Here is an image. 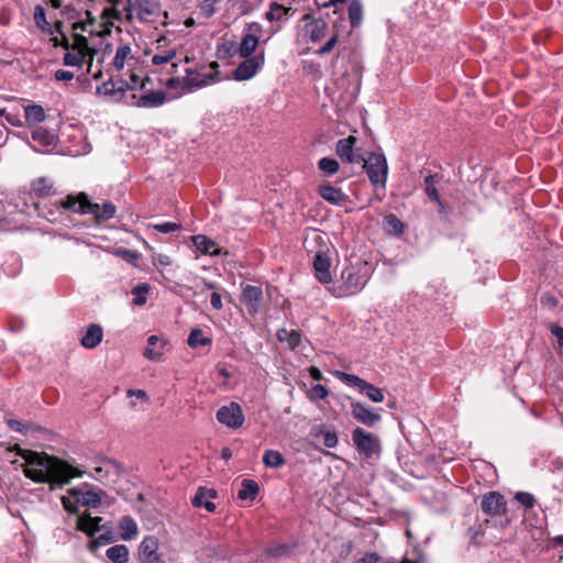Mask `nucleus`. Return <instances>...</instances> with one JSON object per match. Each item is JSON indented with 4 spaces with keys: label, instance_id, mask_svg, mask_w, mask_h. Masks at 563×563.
Here are the masks:
<instances>
[{
    "label": "nucleus",
    "instance_id": "39448f33",
    "mask_svg": "<svg viewBox=\"0 0 563 563\" xmlns=\"http://www.w3.org/2000/svg\"><path fill=\"white\" fill-rule=\"evenodd\" d=\"M203 69L205 66L200 69L187 68L184 77L172 76L167 79H159V81L168 90L175 91L178 96H183L216 82V75H207Z\"/></svg>",
    "mask_w": 563,
    "mask_h": 563
},
{
    "label": "nucleus",
    "instance_id": "2eb2a0df",
    "mask_svg": "<svg viewBox=\"0 0 563 563\" xmlns=\"http://www.w3.org/2000/svg\"><path fill=\"white\" fill-rule=\"evenodd\" d=\"M481 507L486 515L494 517L506 512V500L500 493L489 492L483 496Z\"/></svg>",
    "mask_w": 563,
    "mask_h": 563
},
{
    "label": "nucleus",
    "instance_id": "ddd939ff",
    "mask_svg": "<svg viewBox=\"0 0 563 563\" xmlns=\"http://www.w3.org/2000/svg\"><path fill=\"white\" fill-rule=\"evenodd\" d=\"M351 412L354 419L366 427H374L382 420V416L377 410L368 408L358 401L351 404Z\"/></svg>",
    "mask_w": 563,
    "mask_h": 563
},
{
    "label": "nucleus",
    "instance_id": "ea45409f",
    "mask_svg": "<svg viewBox=\"0 0 563 563\" xmlns=\"http://www.w3.org/2000/svg\"><path fill=\"white\" fill-rule=\"evenodd\" d=\"M158 541L155 537H146L140 544V556L141 559L157 554Z\"/></svg>",
    "mask_w": 563,
    "mask_h": 563
},
{
    "label": "nucleus",
    "instance_id": "9b49d317",
    "mask_svg": "<svg viewBox=\"0 0 563 563\" xmlns=\"http://www.w3.org/2000/svg\"><path fill=\"white\" fill-rule=\"evenodd\" d=\"M264 65V55L245 57L233 71V79L236 81H245L253 78Z\"/></svg>",
    "mask_w": 563,
    "mask_h": 563
},
{
    "label": "nucleus",
    "instance_id": "c03bdc74",
    "mask_svg": "<svg viewBox=\"0 0 563 563\" xmlns=\"http://www.w3.org/2000/svg\"><path fill=\"white\" fill-rule=\"evenodd\" d=\"M335 376L342 383H344L349 386L357 387L360 390L364 387V385L366 383V380L362 379L357 375L349 374V373H344V372H340V371H338L335 373Z\"/></svg>",
    "mask_w": 563,
    "mask_h": 563
},
{
    "label": "nucleus",
    "instance_id": "473e14b6",
    "mask_svg": "<svg viewBox=\"0 0 563 563\" xmlns=\"http://www.w3.org/2000/svg\"><path fill=\"white\" fill-rule=\"evenodd\" d=\"M121 538L123 540H131L137 534V525L130 516H124L120 520Z\"/></svg>",
    "mask_w": 563,
    "mask_h": 563
},
{
    "label": "nucleus",
    "instance_id": "f257e3e1",
    "mask_svg": "<svg viewBox=\"0 0 563 563\" xmlns=\"http://www.w3.org/2000/svg\"><path fill=\"white\" fill-rule=\"evenodd\" d=\"M20 455L27 465L23 468L25 477L35 483L49 484L51 490L63 487L69 484L73 478L82 477L85 474V471L46 453L24 451Z\"/></svg>",
    "mask_w": 563,
    "mask_h": 563
},
{
    "label": "nucleus",
    "instance_id": "b1692460",
    "mask_svg": "<svg viewBox=\"0 0 563 563\" xmlns=\"http://www.w3.org/2000/svg\"><path fill=\"white\" fill-rule=\"evenodd\" d=\"M194 245L198 251H200L202 254L208 255H219L221 253V249L218 247L216 242L211 239H209L206 235L199 234L195 235L192 238Z\"/></svg>",
    "mask_w": 563,
    "mask_h": 563
},
{
    "label": "nucleus",
    "instance_id": "79ce46f5",
    "mask_svg": "<svg viewBox=\"0 0 563 563\" xmlns=\"http://www.w3.org/2000/svg\"><path fill=\"white\" fill-rule=\"evenodd\" d=\"M150 285L147 283L140 284L132 289L133 303L135 306H143L147 301Z\"/></svg>",
    "mask_w": 563,
    "mask_h": 563
},
{
    "label": "nucleus",
    "instance_id": "9d476101",
    "mask_svg": "<svg viewBox=\"0 0 563 563\" xmlns=\"http://www.w3.org/2000/svg\"><path fill=\"white\" fill-rule=\"evenodd\" d=\"M217 419L221 424L231 429H238L244 423V415L238 402H230L222 406L217 411Z\"/></svg>",
    "mask_w": 563,
    "mask_h": 563
},
{
    "label": "nucleus",
    "instance_id": "4be33fe9",
    "mask_svg": "<svg viewBox=\"0 0 563 563\" xmlns=\"http://www.w3.org/2000/svg\"><path fill=\"white\" fill-rule=\"evenodd\" d=\"M318 192L325 201L334 206H343L349 200L346 194L330 184L319 186Z\"/></svg>",
    "mask_w": 563,
    "mask_h": 563
},
{
    "label": "nucleus",
    "instance_id": "bb28decb",
    "mask_svg": "<svg viewBox=\"0 0 563 563\" xmlns=\"http://www.w3.org/2000/svg\"><path fill=\"white\" fill-rule=\"evenodd\" d=\"M100 517H79L77 521L78 530L87 533L88 536H93L97 531L100 530Z\"/></svg>",
    "mask_w": 563,
    "mask_h": 563
},
{
    "label": "nucleus",
    "instance_id": "7c9ffc66",
    "mask_svg": "<svg viewBox=\"0 0 563 563\" xmlns=\"http://www.w3.org/2000/svg\"><path fill=\"white\" fill-rule=\"evenodd\" d=\"M258 45V37L254 34H245L242 37L239 54L242 57H252L251 55L255 52Z\"/></svg>",
    "mask_w": 563,
    "mask_h": 563
},
{
    "label": "nucleus",
    "instance_id": "e433bc0d",
    "mask_svg": "<svg viewBox=\"0 0 563 563\" xmlns=\"http://www.w3.org/2000/svg\"><path fill=\"white\" fill-rule=\"evenodd\" d=\"M130 60H133V57L131 56V47L129 45H121L118 47L113 59L114 67L118 70H121Z\"/></svg>",
    "mask_w": 563,
    "mask_h": 563
},
{
    "label": "nucleus",
    "instance_id": "5701e85b",
    "mask_svg": "<svg viewBox=\"0 0 563 563\" xmlns=\"http://www.w3.org/2000/svg\"><path fill=\"white\" fill-rule=\"evenodd\" d=\"M103 339L102 327L98 323H91L88 325L86 333L80 339V344L85 349L97 347Z\"/></svg>",
    "mask_w": 563,
    "mask_h": 563
},
{
    "label": "nucleus",
    "instance_id": "c85d7f7f",
    "mask_svg": "<svg viewBox=\"0 0 563 563\" xmlns=\"http://www.w3.org/2000/svg\"><path fill=\"white\" fill-rule=\"evenodd\" d=\"M316 437H322L323 438V444L324 446L329 449H333L339 443V438L333 428H329L327 426H320L313 430Z\"/></svg>",
    "mask_w": 563,
    "mask_h": 563
},
{
    "label": "nucleus",
    "instance_id": "a211bd4d",
    "mask_svg": "<svg viewBox=\"0 0 563 563\" xmlns=\"http://www.w3.org/2000/svg\"><path fill=\"white\" fill-rule=\"evenodd\" d=\"M177 52L175 48L156 53L152 56V65L161 67V71H166L168 75H173L177 71L178 64L173 62L176 57Z\"/></svg>",
    "mask_w": 563,
    "mask_h": 563
},
{
    "label": "nucleus",
    "instance_id": "412c9836",
    "mask_svg": "<svg viewBox=\"0 0 563 563\" xmlns=\"http://www.w3.org/2000/svg\"><path fill=\"white\" fill-rule=\"evenodd\" d=\"M217 497L214 489L199 487L191 500L192 505L197 508L203 507L208 512H214L216 504L212 501Z\"/></svg>",
    "mask_w": 563,
    "mask_h": 563
},
{
    "label": "nucleus",
    "instance_id": "c9c22d12",
    "mask_svg": "<svg viewBox=\"0 0 563 563\" xmlns=\"http://www.w3.org/2000/svg\"><path fill=\"white\" fill-rule=\"evenodd\" d=\"M349 19L352 27H357L362 23L363 7L360 0H352L349 4Z\"/></svg>",
    "mask_w": 563,
    "mask_h": 563
},
{
    "label": "nucleus",
    "instance_id": "de8ad7c7",
    "mask_svg": "<svg viewBox=\"0 0 563 563\" xmlns=\"http://www.w3.org/2000/svg\"><path fill=\"white\" fill-rule=\"evenodd\" d=\"M385 224L389 232H393L396 235H400L402 233V229H404L402 222L395 214L386 216Z\"/></svg>",
    "mask_w": 563,
    "mask_h": 563
},
{
    "label": "nucleus",
    "instance_id": "a18cd8bd",
    "mask_svg": "<svg viewBox=\"0 0 563 563\" xmlns=\"http://www.w3.org/2000/svg\"><path fill=\"white\" fill-rule=\"evenodd\" d=\"M434 178H435V175H428L424 177L426 194L430 200L442 205L439 192L434 186Z\"/></svg>",
    "mask_w": 563,
    "mask_h": 563
},
{
    "label": "nucleus",
    "instance_id": "603ef678",
    "mask_svg": "<svg viewBox=\"0 0 563 563\" xmlns=\"http://www.w3.org/2000/svg\"><path fill=\"white\" fill-rule=\"evenodd\" d=\"M515 499L526 508H532L536 504L533 495L527 492H518Z\"/></svg>",
    "mask_w": 563,
    "mask_h": 563
},
{
    "label": "nucleus",
    "instance_id": "774afa93",
    "mask_svg": "<svg viewBox=\"0 0 563 563\" xmlns=\"http://www.w3.org/2000/svg\"><path fill=\"white\" fill-rule=\"evenodd\" d=\"M141 560H142V563H165V562L161 559V556H159V554H158V553H157V554H154V555L145 556V558H143V559H141Z\"/></svg>",
    "mask_w": 563,
    "mask_h": 563
},
{
    "label": "nucleus",
    "instance_id": "f8f14e48",
    "mask_svg": "<svg viewBox=\"0 0 563 563\" xmlns=\"http://www.w3.org/2000/svg\"><path fill=\"white\" fill-rule=\"evenodd\" d=\"M305 250L313 255H318V251L328 253L329 240L327 235L317 229H307L303 239Z\"/></svg>",
    "mask_w": 563,
    "mask_h": 563
},
{
    "label": "nucleus",
    "instance_id": "0e129e2a",
    "mask_svg": "<svg viewBox=\"0 0 563 563\" xmlns=\"http://www.w3.org/2000/svg\"><path fill=\"white\" fill-rule=\"evenodd\" d=\"M210 303L217 310L222 309L223 305H222L221 295L217 291H213L210 297Z\"/></svg>",
    "mask_w": 563,
    "mask_h": 563
},
{
    "label": "nucleus",
    "instance_id": "7ed1b4c3",
    "mask_svg": "<svg viewBox=\"0 0 563 563\" xmlns=\"http://www.w3.org/2000/svg\"><path fill=\"white\" fill-rule=\"evenodd\" d=\"M55 205L77 213L91 214L97 222H104L112 219L117 211V208L112 202L106 201L101 206L93 203L84 192H80L77 196L68 195L65 199L59 200Z\"/></svg>",
    "mask_w": 563,
    "mask_h": 563
},
{
    "label": "nucleus",
    "instance_id": "423d86ee",
    "mask_svg": "<svg viewBox=\"0 0 563 563\" xmlns=\"http://www.w3.org/2000/svg\"><path fill=\"white\" fill-rule=\"evenodd\" d=\"M71 49L64 55L66 66L81 67L87 63V73H91L92 63L97 49L89 46L88 38L80 33L73 34Z\"/></svg>",
    "mask_w": 563,
    "mask_h": 563
},
{
    "label": "nucleus",
    "instance_id": "cd10ccee",
    "mask_svg": "<svg viewBox=\"0 0 563 563\" xmlns=\"http://www.w3.org/2000/svg\"><path fill=\"white\" fill-rule=\"evenodd\" d=\"M25 121L29 126L41 123L45 120L44 108L40 104H29L24 108Z\"/></svg>",
    "mask_w": 563,
    "mask_h": 563
},
{
    "label": "nucleus",
    "instance_id": "4468645a",
    "mask_svg": "<svg viewBox=\"0 0 563 563\" xmlns=\"http://www.w3.org/2000/svg\"><path fill=\"white\" fill-rule=\"evenodd\" d=\"M263 290L258 286L246 285L243 287L241 300L246 306L247 312L255 316L260 312Z\"/></svg>",
    "mask_w": 563,
    "mask_h": 563
},
{
    "label": "nucleus",
    "instance_id": "338daca9",
    "mask_svg": "<svg viewBox=\"0 0 563 563\" xmlns=\"http://www.w3.org/2000/svg\"><path fill=\"white\" fill-rule=\"evenodd\" d=\"M139 82H140L139 76L135 73H131L129 80L125 81V86L128 89L133 90L137 87Z\"/></svg>",
    "mask_w": 563,
    "mask_h": 563
},
{
    "label": "nucleus",
    "instance_id": "5fc2aeb1",
    "mask_svg": "<svg viewBox=\"0 0 563 563\" xmlns=\"http://www.w3.org/2000/svg\"><path fill=\"white\" fill-rule=\"evenodd\" d=\"M328 389L321 385L317 384L314 385L310 390V398L311 399H324L328 397Z\"/></svg>",
    "mask_w": 563,
    "mask_h": 563
},
{
    "label": "nucleus",
    "instance_id": "09e8293b",
    "mask_svg": "<svg viewBox=\"0 0 563 563\" xmlns=\"http://www.w3.org/2000/svg\"><path fill=\"white\" fill-rule=\"evenodd\" d=\"M34 21L42 31H49V23L46 20V13L43 7L36 5L34 9Z\"/></svg>",
    "mask_w": 563,
    "mask_h": 563
},
{
    "label": "nucleus",
    "instance_id": "dca6fc26",
    "mask_svg": "<svg viewBox=\"0 0 563 563\" xmlns=\"http://www.w3.org/2000/svg\"><path fill=\"white\" fill-rule=\"evenodd\" d=\"M305 35L313 43L320 42L328 32V24L323 19H313L310 14L303 16Z\"/></svg>",
    "mask_w": 563,
    "mask_h": 563
},
{
    "label": "nucleus",
    "instance_id": "f704fd0d",
    "mask_svg": "<svg viewBox=\"0 0 563 563\" xmlns=\"http://www.w3.org/2000/svg\"><path fill=\"white\" fill-rule=\"evenodd\" d=\"M212 340L208 336L203 335V332L201 329H192L189 333L187 343L190 347L197 349L200 346L210 345Z\"/></svg>",
    "mask_w": 563,
    "mask_h": 563
},
{
    "label": "nucleus",
    "instance_id": "8fccbe9b",
    "mask_svg": "<svg viewBox=\"0 0 563 563\" xmlns=\"http://www.w3.org/2000/svg\"><path fill=\"white\" fill-rule=\"evenodd\" d=\"M34 192L40 196H48L52 191V185L45 178H40L32 185Z\"/></svg>",
    "mask_w": 563,
    "mask_h": 563
},
{
    "label": "nucleus",
    "instance_id": "bf43d9fd",
    "mask_svg": "<svg viewBox=\"0 0 563 563\" xmlns=\"http://www.w3.org/2000/svg\"><path fill=\"white\" fill-rule=\"evenodd\" d=\"M74 78V73L65 69H58L55 73V79L59 81H69Z\"/></svg>",
    "mask_w": 563,
    "mask_h": 563
},
{
    "label": "nucleus",
    "instance_id": "680f3d73",
    "mask_svg": "<svg viewBox=\"0 0 563 563\" xmlns=\"http://www.w3.org/2000/svg\"><path fill=\"white\" fill-rule=\"evenodd\" d=\"M128 397H136L142 401H148V396L143 389H129L126 391Z\"/></svg>",
    "mask_w": 563,
    "mask_h": 563
},
{
    "label": "nucleus",
    "instance_id": "6ab92c4d",
    "mask_svg": "<svg viewBox=\"0 0 563 563\" xmlns=\"http://www.w3.org/2000/svg\"><path fill=\"white\" fill-rule=\"evenodd\" d=\"M134 106L137 108H157L166 102V93L163 90H146L140 97L133 96Z\"/></svg>",
    "mask_w": 563,
    "mask_h": 563
},
{
    "label": "nucleus",
    "instance_id": "2f4dec72",
    "mask_svg": "<svg viewBox=\"0 0 563 563\" xmlns=\"http://www.w3.org/2000/svg\"><path fill=\"white\" fill-rule=\"evenodd\" d=\"M106 555L113 563H126L129 561V549L124 544H117L109 548Z\"/></svg>",
    "mask_w": 563,
    "mask_h": 563
},
{
    "label": "nucleus",
    "instance_id": "4c0bfd02",
    "mask_svg": "<svg viewBox=\"0 0 563 563\" xmlns=\"http://www.w3.org/2000/svg\"><path fill=\"white\" fill-rule=\"evenodd\" d=\"M263 463L267 467L277 468L283 466L286 463V461L279 451L266 450L263 455Z\"/></svg>",
    "mask_w": 563,
    "mask_h": 563
},
{
    "label": "nucleus",
    "instance_id": "4d7b16f0",
    "mask_svg": "<svg viewBox=\"0 0 563 563\" xmlns=\"http://www.w3.org/2000/svg\"><path fill=\"white\" fill-rule=\"evenodd\" d=\"M62 25H63V23H62L60 21H57V22L55 23V29H56V31L62 35V41H60L57 45H60V46H62V47H64L65 49L69 51V49H71V44L69 43V41H68V38H67L66 34H64V33L62 32Z\"/></svg>",
    "mask_w": 563,
    "mask_h": 563
},
{
    "label": "nucleus",
    "instance_id": "a878e982",
    "mask_svg": "<svg viewBox=\"0 0 563 563\" xmlns=\"http://www.w3.org/2000/svg\"><path fill=\"white\" fill-rule=\"evenodd\" d=\"M279 342L287 343L288 347L295 350L301 341V333L297 330L279 329L276 333Z\"/></svg>",
    "mask_w": 563,
    "mask_h": 563
},
{
    "label": "nucleus",
    "instance_id": "f03ea898",
    "mask_svg": "<svg viewBox=\"0 0 563 563\" xmlns=\"http://www.w3.org/2000/svg\"><path fill=\"white\" fill-rule=\"evenodd\" d=\"M112 8L111 15L121 20L122 18L132 21L134 12L141 22L154 23L161 15V7L151 0H109Z\"/></svg>",
    "mask_w": 563,
    "mask_h": 563
},
{
    "label": "nucleus",
    "instance_id": "0eeeda50",
    "mask_svg": "<svg viewBox=\"0 0 563 563\" xmlns=\"http://www.w3.org/2000/svg\"><path fill=\"white\" fill-rule=\"evenodd\" d=\"M363 168L371 184L375 188L385 189L388 175L386 157L383 154L369 153L366 158H363Z\"/></svg>",
    "mask_w": 563,
    "mask_h": 563
},
{
    "label": "nucleus",
    "instance_id": "052dcab7",
    "mask_svg": "<svg viewBox=\"0 0 563 563\" xmlns=\"http://www.w3.org/2000/svg\"><path fill=\"white\" fill-rule=\"evenodd\" d=\"M287 547L286 545H277V547H274V548H271V549H267L266 553L267 555L269 556H273V558H278V556H282L284 555L286 552H287Z\"/></svg>",
    "mask_w": 563,
    "mask_h": 563
},
{
    "label": "nucleus",
    "instance_id": "c756f323",
    "mask_svg": "<svg viewBox=\"0 0 563 563\" xmlns=\"http://www.w3.org/2000/svg\"><path fill=\"white\" fill-rule=\"evenodd\" d=\"M260 492L258 484L253 479H243L241 489L238 493V498L241 500H254Z\"/></svg>",
    "mask_w": 563,
    "mask_h": 563
},
{
    "label": "nucleus",
    "instance_id": "393cba45",
    "mask_svg": "<svg viewBox=\"0 0 563 563\" xmlns=\"http://www.w3.org/2000/svg\"><path fill=\"white\" fill-rule=\"evenodd\" d=\"M70 494L75 496H80L77 498L84 506L97 508L101 504V493L88 490L80 492L79 489L73 488L69 490Z\"/></svg>",
    "mask_w": 563,
    "mask_h": 563
},
{
    "label": "nucleus",
    "instance_id": "a19ab883",
    "mask_svg": "<svg viewBox=\"0 0 563 563\" xmlns=\"http://www.w3.org/2000/svg\"><path fill=\"white\" fill-rule=\"evenodd\" d=\"M32 139L44 147L51 146L55 142L54 135L43 128L35 129L32 132Z\"/></svg>",
    "mask_w": 563,
    "mask_h": 563
},
{
    "label": "nucleus",
    "instance_id": "6e6552de",
    "mask_svg": "<svg viewBox=\"0 0 563 563\" xmlns=\"http://www.w3.org/2000/svg\"><path fill=\"white\" fill-rule=\"evenodd\" d=\"M352 440L356 451L368 459L378 456L382 451L379 438L360 427L353 430Z\"/></svg>",
    "mask_w": 563,
    "mask_h": 563
},
{
    "label": "nucleus",
    "instance_id": "69168bd1",
    "mask_svg": "<svg viewBox=\"0 0 563 563\" xmlns=\"http://www.w3.org/2000/svg\"><path fill=\"white\" fill-rule=\"evenodd\" d=\"M379 556L377 553H366L364 556H362L357 563H378Z\"/></svg>",
    "mask_w": 563,
    "mask_h": 563
},
{
    "label": "nucleus",
    "instance_id": "3c124183",
    "mask_svg": "<svg viewBox=\"0 0 563 563\" xmlns=\"http://www.w3.org/2000/svg\"><path fill=\"white\" fill-rule=\"evenodd\" d=\"M218 2L219 0H201L199 9L205 16L210 18L216 13V5Z\"/></svg>",
    "mask_w": 563,
    "mask_h": 563
},
{
    "label": "nucleus",
    "instance_id": "13d9d810",
    "mask_svg": "<svg viewBox=\"0 0 563 563\" xmlns=\"http://www.w3.org/2000/svg\"><path fill=\"white\" fill-rule=\"evenodd\" d=\"M91 25H92V22H85V21L75 22L73 24L74 34L78 33V31L92 33V31L89 30V27Z\"/></svg>",
    "mask_w": 563,
    "mask_h": 563
},
{
    "label": "nucleus",
    "instance_id": "72a5a7b5",
    "mask_svg": "<svg viewBox=\"0 0 563 563\" xmlns=\"http://www.w3.org/2000/svg\"><path fill=\"white\" fill-rule=\"evenodd\" d=\"M161 341L157 335H151L147 339V347L143 352V356L151 361H159L163 355V346L156 347V344Z\"/></svg>",
    "mask_w": 563,
    "mask_h": 563
},
{
    "label": "nucleus",
    "instance_id": "37998d69",
    "mask_svg": "<svg viewBox=\"0 0 563 563\" xmlns=\"http://www.w3.org/2000/svg\"><path fill=\"white\" fill-rule=\"evenodd\" d=\"M319 169L328 176H332L339 172L340 165L335 158L322 157L318 162Z\"/></svg>",
    "mask_w": 563,
    "mask_h": 563
},
{
    "label": "nucleus",
    "instance_id": "20e7f679",
    "mask_svg": "<svg viewBox=\"0 0 563 563\" xmlns=\"http://www.w3.org/2000/svg\"><path fill=\"white\" fill-rule=\"evenodd\" d=\"M369 280V274L365 267L350 265L342 269L340 278L331 283L329 291L335 298H347L361 292Z\"/></svg>",
    "mask_w": 563,
    "mask_h": 563
},
{
    "label": "nucleus",
    "instance_id": "58836bf2",
    "mask_svg": "<svg viewBox=\"0 0 563 563\" xmlns=\"http://www.w3.org/2000/svg\"><path fill=\"white\" fill-rule=\"evenodd\" d=\"M290 10V8H286L283 4L272 2L265 15L268 21H280L288 15Z\"/></svg>",
    "mask_w": 563,
    "mask_h": 563
},
{
    "label": "nucleus",
    "instance_id": "e2e57ef3",
    "mask_svg": "<svg viewBox=\"0 0 563 563\" xmlns=\"http://www.w3.org/2000/svg\"><path fill=\"white\" fill-rule=\"evenodd\" d=\"M550 330L551 333L558 339L560 346H563V328L556 324H551Z\"/></svg>",
    "mask_w": 563,
    "mask_h": 563
},
{
    "label": "nucleus",
    "instance_id": "864d4df0",
    "mask_svg": "<svg viewBox=\"0 0 563 563\" xmlns=\"http://www.w3.org/2000/svg\"><path fill=\"white\" fill-rule=\"evenodd\" d=\"M155 231L161 233H170L180 229V224L176 222H163L153 225Z\"/></svg>",
    "mask_w": 563,
    "mask_h": 563
},
{
    "label": "nucleus",
    "instance_id": "49530a36",
    "mask_svg": "<svg viewBox=\"0 0 563 563\" xmlns=\"http://www.w3.org/2000/svg\"><path fill=\"white\" fill-rule=\"evenodd\" d=\"M361 393L365 394L372 401L382 402L384 401V393L380 388L374 386L373 384L365 383L364 387L361 389Z\"/></svg>",
    "mask_w": 563,
    "mask_h": 563
},
{
    "label": "nucleus",
    "instance_id": "f3484780",
    "mask_svg": "<svg viewBox=\"0 0 563 563\" xmlns=\"http://www.w3.org/2000/svg\"><path fill=\"white\" fill-rule=\"evenodd\" d=\"M313 269L314 276L321 284L332 283V276L330 272L331 261L327 253L318 251V255L313 256Z\"/></svg>",
    "mask_w": 563,
    "mask_h": 563
},
{
    "label": "nucleus",
    "instance_id": "aec40b11",
    "mask_svg": "<svg viewBox=\"0 0 563 563\" xmlns=\"http://www.w3.org/2000/svg\"><path fill=\"white\" fill-rule=\"evenodd\" d=\"M357 139L350 135L345 139H341L336 142L335 153L345 163L352 164L358 162L354 154V145Z\"/></svg>",
    "mask_w": 563,
    "mask_h": 563
},
{
    "label": "nucleus",
    "instance_id": "6e6d98bb",
    "mask_svg": "<svg viewBox=\"0 0 563 563\" xmlns=\"http://www.w3.org/2000/svg\"><path fill=\"white\" fill-rule=\"evenodd\" d=\"M336 43H338V35L334 34L328 40V42L322 47H320L317 51V54L320 56L329 54L333 49V47L335 46Z\"/></svg>",
    "mask_w": 563,
    "mask_h": 563
},
{
    "label": "nucleus",
    "instance_id": "1a4fd4ad",
    "mask_svg": "<svg viewBox=\"0 0 563 563\" xmlns=\"http://www.w3.org/2000/svg\"><path fill=\"white\" fill-rule=\"evenodd\" d=\"M122 474V467L119 463L111 459H102L100 464L93 467L92 477L104 484H115Z\"/></svg>",
    "mask_w": 563,
    "mask_h": 563
}]
</instances>
